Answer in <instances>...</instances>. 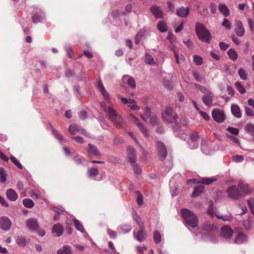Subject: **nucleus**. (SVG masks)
Segmentation results:
<instances>
[{
    "instance_id": "1",
    "label": "nucleus",
    "mask_w": 254,
    "mask_h": 254,
    "mask_svg": "<svg viewBox=\"0 0 254 254\" xmlns=\"http://www.w3.org/2000/svg\"><path fill=\"white\" fill-rule=\"evenodd\" d=\"M101 106L104 112L109 116L110 121L117 127H122L124 126V120L122 116L111 106H106L104 102L101 103Z\"/></svg>"
},
{
    "instance_id": "2",
    "label": "nucleus",
    "mask_w": 254,
    "mask_h": 254,
    "mask_svg": "<svg viewBox=\"0 0 254 254\" xmlns=\"http://www.w3.org/2000/svg\"><path fill=\"white\" fill-rule=\"evenodd\" d=\"M251 191V189L247 185L240 183L237 187L232 186L227 190L228 196L233 199H238L244 194Z\"/></svg>"
},
{
    "instance_id": "3",
    "label": "nucleus",
    "mask_w": 254,
    "mask_h": 254,
    "mask_svg": "<svg viewBox=\"0 0 254 254\" xmlns=\"http://www.w3.org/2000/svg\"><path fill=\"white\" fill-rule=\"evenodd\" d=\"M182 217L186 224L192 228H195L198 224V219L191 211L187 208H183L180 211Z\"/></svg>"
},
{
    "instance_id": "4",
    "label": "nucleus",
    "mask_w": 254,
    "mask_h": 254,
    "mask_svg": "<svg viewBox=\"0 0 254 254\" xmlns=\"http://www.w3.org/2000/svg\"><path fill=\"white\" fill-rule=\"evenodd\" d=\"M195 30L196 34L200 40L204 42H210L211 39V34L206 29L204 25L199 23H197L195 25Z\"/></svg>"
},
{
    "instance_id": "5",
    "label": "nucleus",
    "mask_w": 254,
    "mask_h": 254,
    "mask_svg": "<svg viewBox=\"0 0 254 254\" xmlns=\"http://www.w3.org/2000/svg\"><path fill=\"white\" fill-rule=\"evenodd\" d=\"M163 120L170 123H175L177 121V116L173 109L171 107H166L162 113Z\"/></svg>"
},
{
    "instance_id": "6",
    "label": "nucleus",
    "mask_w": 254,
    "mask_h": 254,
    "mask_svg": "<svg viewBox=\"0 0 254 254\" xmlns=\"http://www.w3.org/2000/svg\"><path fill=\"white\" fill-rule=\"evenodd\" d=\"M118 98L122 101L124 104L127 105V106L132 111L139 110L140 108L137 105L135 101L132 99H127L121 96H119Z\"/></svg>"
},
{
    "instance_id": "7",
    "label": "nucleus",
    "mask_w": 254,
    "mask_h": 254,
    "mask_svg": "<svg viewBox=\"0 0 254 254\" xmlns=\"http://www.w3.org/2000/svg\"><path fill=\"white\" fill-rule=\"evenodd\" d=\"M213 120L218 123H223L225 119V116L223 111L220 109H214L212 112Z\"/></svg>"
},
{
    "instance_id": "8",
    "label": "nucleus",
    "mask_w": 254,
    "mask_h": 254,
    "mask_svg": "<svg viewBox=\"0 0 254 254\" xmlns=\"http://www.w3.org/2000/svg\"><path fill=\"white\" fill-rule=\"evenodd\" d=\"M158 156L161 160L165 159L167 155V149L165 145L160 141L157 142Z\"/></svg>"
},
{
    "instance_id": "9",
    "label": "nucleus",
    "mask_w": 254,
    "mask_h": 254,
    "mask_svg": "<svg viewBox=\"0 0 254 254\" xmlns=\"http://www.w3.org/2000/svg\"><path fill=\"white\" fill-rule=\"evenodd\" d=\"M68 131L69 133L72 135H74L78 133H80L83 135H87L86 131L84 129L76 124L70 125L68 127Z\"/></svg>"
},
{
    "instance_id": "10",
    "label": "nucleus",
    "mask_w": 254,
    "mask_h": 254,
    "mask_svg": "<svg viewBox=\"0 0 254 254\" xmlns=\"http://www.w3.org/2000/svg\"><path fill=\"white\" fill-rule=\"evenodd\" d=\"M11 226V222L7 217L0 218V228L4 231L8 230Z\"/></svg>"
},
{
    "instance_id": "11",
    "label": "nucleus",
    "mask_w": 254,
    "mask_h": 254,
    "mask_svg": "<svg viewBox=\"0 0 254 254\" xmlns=\"http://www.w3.org/2000/svg\"><path fill=\"white\" fill-rule=\"evenodd\" d=\"M233 233V230L228 226L225 225L221 228V236L226 239H230Z\"/></svg>"
},
{
    "instance_id": "12",
    "label": "nucleus",
    "mask_w": 254,
    "mask_h": 254,
    "mask_svg": "<svg viewBox=\"0 0 254 254\" xmlns=\"http://www.w3.org/2000/svg\"><path fill=\"white\" fill-rule=\"evenodd\" d=\"M203 93L204 94V95L202 97V101L206 106H209L212 103L213 99V95H212L211 92L208 90H207Z\"/></svg>"
},
{
    "instance_id": "13",
    "label": "nucleus",
    "mask_w": 254,
    "mask_h": 254,
    "mask_svg": "<svg viewBox=\"0 0 254 254\" xmlns=\"http://www.w3.org/2000/svg\"><path fill=\"white\" fill-rule=\"evenodd\" d=\"M29 193L33 199L46 200L44 193L38 190H32Z\"/></svg>"
},
{
    "instance_id": "14",
    "label": "nucleus",
    "mask_w": 254,
    "mask_h": 254,
    "mask_svg": "<svg viewBox=\"0 0 254 254\" xmlns=\"http://www.w3.org/2000/svg\"><path fill=\"white\" fill-rule=\"evenodd\" d=\"M235 24L236 27L235 30L236 34L240 37L243 36L245 34V29L242 22L239 20H236Z\"/></svg>"
},
{
    "instance_id": "15",
    "label": "nucleus",
    "mask_w": 254,
    "mask_h": 254,
    "mask_svg": "<svg viewBox=\"0 0 254 254\" xmlns=\"http://www.w3.org/2000/svg\"><path fill=\"white\" fill-rule=\"evenodd\" d=\"M129 120L135 124L137 126V127L139 128L141 131L144 134H147V130L144 128V127L141 125L139 123V120L135 118L132 114H130L129 115Z\"/></svg>"
},
{
    "instance_id": "16",
    "label": "nucleus",
    "mask_w": 254,
    "mask_h": 254,
    "mask_svg": "<svg viewBox=\"0 0 254 254\" xmlns=\"http://www.w3.org/2000/svg\"><path fill=\"white\" fill-rule=\"evenodd\" d=\"M98 86L105 100H107L109 103L110 101V95L109 93L106 91L101 80H99L98 81Z\"/></svg>"
},
{
    "instance_id": "17",
    "label": "nucleus",
    "mask_w": 254,
    "mask_h": 254,
    "mask_svg": "<svg viewBox=\"0 0 254 254\" xmlns=\"http://www.w3.org/2000/svg\"><path fill=\"white\" fill-rule=\"evenodd\" d=\"M150 11L156 18L163 17V13L160 8L156 5H153L150 7Z\"/></svg>"
},
{
    "instance_id": "18",
    "label": "nucleus",
    "mask_w": 254,
    "mask_h": 254,
    "mask_svg": "<svg viewBox=\"0 0 254 254\" xmlns=\"http://www.w3.org/2000/svg\"><path fill=\"white\" fill-rule=\"evenodd\" d=\"M127 152L130 162L134 163L136 161L135 149L132 147H128L127 149Z\"/></svg>"
},
{
    "instance_id": "19",
    "label": "nucleus",
    "mask_w": 254,
    "mask_h": 254,
    "mask_svg": "<svg viewBox=\"0 0 254 254\" xmlns=\"http://www.w3.org/2000/svg\"><path fill=\"white\" fill-rule=\"evenodd\" d=\"M52 232L56 236H60L63 232V227L60 224H55L52 228Z\"/></svg>"
},
{
    "instance_id": "20",
    "label": "nucleus",
    "mask_w": 254,
    "mask_h": 254,
    "mask_svg": "<svg viewBox=\"0 0 254 254\" xmlns=\"http://www.w3.org/2000/svg\"><path fill=\"white\" fill-rule=\"evenodd\" d=\"M87 151L90 155H94L98 157L100 156V152L97 148L91 144H88Z\"/></svg>"
},
{
    "instance_id": "21",
    "label": "nucleus",
    "mask_w": 254,
    "mask_h": 254,
    "mask_svg": "<svg viewBox=\"0 0 254 254\" xmlns=\"http://www.w3.org/2000/svg\"><path fill=\"white\" fill-rule=\"evenodd\" d=\"M189 13V9L188 7H181L177 9V14L181 17L186 18Z\"/></svg>"
},
{
    "instance_id": "22",
    "label": "nucleus",
    "mask_w": 254,
    "mask_h": 254,
    "mask_svg": "<svg viewBox=\"0 0 254 254\" xmlns=\"http://www.w3.org/2000/svg\"><path fill=\"white\" fill-rule=\"evenodd\" d=\"M6 194L8 199L11 201H15L18 198V194L12 189H8L6 190Z\"/></svg>"
},
{
    "instance_id": "23",
    "label": "nucleus",
    "mask_w": 254,
    "mask_h": 254,
    "mask_svg": "<svg viewBox=\"0 0 254 254\" xmlns=\"http://www.w3.org/2000/svg\"><path fill=\"white\" fill-rule=\"evenodd\" d=\"M231 112L232 114L236 118H240L242 116V113L239 107L236 104H232L231 106Z\"/></svg>"
},
{
    "instance_id": "24",
    "label": "nucleus",
    "mask_w": 254,
    "mask_h": 254,
    "mask_svg": "<svg viewBox=\"0 0 254 254\" xmlns=\"http://www.w3.org/2000/svg\"><path fill=\"white\" fill-rule=\"evenodd\" d=\"M26 225L27 227L32 231L36 230L38 226L37 221L33 219L27 220Z\"/></svg>"
},
{
    "instance_id": "25",
    "label": "nucleus",
    "mask_w": 254,
    "mask_h": 254,
    "mask_svg": "<svg viewBox=\"0 0 254 254\" xmlns=\"http://www.w3.org/2000/svg\"><path fill=\"white\" fill-rule=\"evenodd\" d=\"M247 241V237L246 235H245L243 233H239L235 239V243L236 244H240L243 243H244Z\"/></svg>"
},
{
    "instance_id": "26",
    "label": "nucleus",
    "mask_w": 254,
    "mask_h": 254,
    "mask_svg": "<svg viewBox=\"0 0 254 254\" xmlns=\"http://www.w3.org/2000/svg\"><path fill=\"white\" fill-rule=\"evenodd\" d=\"M44 19L45 16L42 14L36 13L32 16V21L34 23L42 22Z\"/></svg>"
},
{
    "instance_id": "27",
    "label": "nucleus",
    "mask_w": 254,
    "mask_h": 254,
    "mask_svg": "<svg viewBox=\"0 0 254 254\" xmlns=\"http://www.w3.org/2000/svg\"><path fill=\"white\" fill-rule=\"evenodd\" d=\"M218 8L219 11L224 16L228 17L229 15L230 11L226 5L224 4H219Z\"/></svg>"
},
{
    "instance_id": "28",
    "label": "nucleus",
    "mask_w": 254,
    "mask_h": 254,
    "mask_svg": "<svg viewBox=\"0 0 254 254\" xmlns=\"http://www.w3.org/2000/svg\"><path fill=\"white\" fill-rule=\"evenodd\" d=\"M229 58L232 61H235L238 58V54L233 49H229L227 52Z\"/></svg>"
},
{
    "instance_id": "29",
    "label": "nucleus",
    "mask_w": 254,
    "mask_h": 254,
    "mask_svg": "<svg viewBox=\"0 0 254 254\" xmlns=\"http://www.w3.org/2000/svg\"><path fill=\"white\" fill-rule=\"evenodd\" d=\"M204 190L203 186H197L194 188V190L192 192V196L196 197L201 194Z\"/></svg>"
},
{
    "instance_id": "30",
    "label": "nucleus",
    "mask_w": 254,
    "mask_h": 254,
    "mask_svg": "<svg viewBox=\"0 0 254 254\" xmlns=\"http://www.w3.org/2000/svg\"><path fill=\"white\" fill-rule=\"evenodd\" d=\"M246 131L251 136L254 137V125L251 124H248L245 127Z\"/></svg>"
},
{
    "instance_id": "31",
    "label": "nucleus",
    "mask_w": 254,
    "mask_h": 254,
    "mask_svg": "<svg viewBox=\"0 0 254 254\" xmlns=\"http://www.w3.org/2000/svg\"><path fill=\"white\" fill-rule=\"evenodd\" d=\"M23 204L25 207L29 208H32L34 205L33 201L30 198L24 199L23 200Z\"/></svg>"
},
{
    "instance_id": "32",
    "label": "nucleus",
    "mask_w": 254,
    "mask_h": 254,
    "mask_svg": "<svg viewBox=\"0 0 254 254\" xmlns=\"http://www.w3.org/2000/svg\"><path fill=\"white\" fill-rule=\"evenodd\" d=\"M71 249L68 246H64L58 251V254H70Z\"/></svg>"
},
{
    "instance_id": "33",
    "label": "nucleus",
    "mask_w": 254,
    "mask_h": 254,
    "mask_svg": "<svg viewBox=\"0 0 254 254\" xmlns=\"http://www.w3.org/2000/svg\"><path fill=\"white\" fill-rule=\"evenodd\" d=\"M88 174L90 178H94L98 175L99 171L96 168H90L88 170Z\"/></svg>"
},
{
    "instance_id": "34",
    "label": "nucleus",
    "mask_w": 254,
    "mask_h": 254,
    "mask_svg": "<svg viewBox=\"0 0 254 254\" xmlns=\"http://www.w3.org/2000/svg\"><path fill=\"white\" fill-rule=\"evenodd\" d=\"M150 109L148 107H146L144 110L143 114L141 115V117L145 121H147L150 116Z\"/></svg>"
},
{
    "instance_id": "35",
    "label": "nucleus",
    "mask_w": 254,
    "mask_h": 254,
    "mask_svg": "<svg viewBox=\"0 0 254 254\" xmlns=\"http://www.w3.org/2000/svg\"><path fill=\"white\" fill-rule=\"evenodd\" d=\"M126 78H127V80L128 85L132 88H135L136 84L134 79L132 77H128L127 76L124 77V80H126Z\"/></svg>"
},
{
    "instance_id": "36",
    "label": "nucleus",
    "mask_w": 254,
    "mask_h": 254,
    "mask_svg": "<svg viewBox=\"0 0 254 254\" xmlns=\"http://www.w3.org/2000/svg\"><path fill=\"white\" fill-rule=\"evenodd\" d=\"M157 28L158 30L161 32H164L167 31V27L165 22L160 21L157 24Z\"/></svg>"
},
{
    "instance_id": "37",
    "label": "nucleus",
    "mask_w": 254,
    "mask_h": 254,
    "mask_svg": "<svg viewBox=\"0 0 254 254\" xmlns=\"http://www.w3.org/2000/svg\"><path fill=\"white\" fill-rule=\"evenodd\" d=\"M145 235L146 234L144 231L143 229H141L137 233L136 239L139 241H142L145 239Z\"/></svg>"
},
{
    "instance_id": "38",
    "label": "nucleus",
    "mask_w": 254,
    "mask_h": 254,
    "mask_svg": "<svg viewBox=\"0 0 254 254\" xmlns=\"http://www.w3.org/2000/svg\"><path fill=\"white\" fill-rule=\"evenodd\" d=\"M234 85L236 89L240 92L241 94H244L246 92V90L245 88L243 86L242 84L239 82H236L234 84Z\"/></svg>"
},
{
    "instance_id": "39",
    "label": "nucleus",
    "mask_w": 254,
    "mask_h": 254,
    "mask_svg": "<svg viewBox=\"0 0 254 254\" xmlns=\"http://www.w3.org/2000/svg\"><path fill=\"white\" fill-rule=\"evenodd\" d=\"M74 160L77 165L83 164L85 159L84 157L80 155H76L74 157Z\"/></svg>"
},
{
    "instance_id": "40",
    "label": "nucleus",
    "mask_w": 254,
    "mask_h": 254,
    "mask_svg": "<svg viewBox=\"0 0 254 254\" xmlns=\"http://www.w3.org/2000/svg\"><path fill=\"white\" fill-rule=\"evenodd\" d=\"M73 222H74V226L77 230H78V231H80L81 232H83V231H84L83 227L78 220H77L76 219H73Z\"/></svg>"
},
{
    "instance_id": "41",
    "label": "nucleus",
    "mask_w": 254,
    "mask_h": 254,
    "mask_svg": "<svg viewBox=\"0 0 254 254\" xmlns=\"http://www.w3.org/2000/svg\"><path fill=\"white\" fill-rule=\"evenodd\" d=\"M16 243L20 247H24L26 244V240L25 238L19 237L17 239Z\"/></svg>"
},
{
    "instance_id": "42",
    "label": "nucleus",
    "mask_w": 254,
    "mask_h": 254,
    "mask_svg": "<svg viewBox=\"0 0 254 254\" xmlns=\"http://www.w3.org/2000/svg\"><path fill=\"white\" fill-rule=\"evenodd\" d=\"M145 62L146 64H154V60L150 55L147 54L145 55Z\"/></svg>"
},
{
    "instance_id": "43",
    "label": "nucleus",
    "mask_w": 254,
    "mask_h": 254,
    "mask_svg": "<svg viewBox=\"0 0 254 254\" xmlns=\"http://www.w3.org/2000/svg\"><path fill=\"white\" fill-rule=\"evenodd\" d=\"M50 127H51V129L52 132H53V133L54 134L55 137L57 138H58L59 140L62 141L63 137H62V136L61 135V134L60 133H59V132L56 129H55L51 125Z\"/></svg>"
},
{
    "instance_id": "44",
    "label": "nucleus",
    "mask_w": 254,
    "mask_h": 254,
    "mask_svg": "<svg viewBox=\"0 0 254 254\" xmlns=\"http://www.w3.org/2000/svg\"><path fill=\"white\" fill-rule=\"evenodd\" d=\"M161 238V235L160 233L157 231H155L153 234V239L156 244L160 243Z\"/></svg>"
},
{
    "instance_id": "45",
    "label": "nucleus",
    "mask_w": 254,
    "mask_h": 254,
    "mask_svg": "<svg viewBox=\"0 0 254 254\" xmlns=\"http://www.w3.org/2000/svg\"><path fill=\"white\" fill-rule=\"evenodd\" d=\"M193 62L196 65H201L202 63V59L197 55L193 56Z\"/></svg>"
},
{
    "instance_id": "46",
    "label": "nucleus",
    "mask_w": 254,
    "mask_h": 254,
    "mask_svg": "<svg viewBox=\"0 0 254 254\" xmlns=\"http://www.w3.org/2000/svg\"><path fill=\"white\" fill-rule=\"evenodd\" d=\"M238 74L242 79H247V74L244 69L240 68L238 70Z\"/></svg>"
},
{
    "instance_id": "47",
    "label": "nucleus",
    "mask_w": 254,
    "mask_h": 254,
    "mask_svg": "<svg viewBox=\"0 0 254 254\" xmlns=\"http://www.w3.org/2000/svg\"><path fill=\"white\" fill-rule=\"evenodd\" d=\"M174 54H175L176 62L178 64H179L181 62L184 61L185 57L183 55L181 54L179 55L176 52H175Z\"/></svg>"
},
{
    "instance_id": "48",
    "label": "nucleus",
    "mask_w": 254,
    "mask_h": 254,
    "mask_svg": "<svg viewBox=\"0 0 254 254\" xmlns=\"http://www.w3.org/2000/svg\"><path fill=\"white\" fill-rule=\"evenodd\" d=\"M10 160L19 169H22L23 168L22 165L19 162V161L15 157L13 156H10Z\"/></svg>"
},
{
    "instance_id": "49",
    "label": "nucleus",
    "mask_w": 254,
    "mask_h": 254,
    "mask_svg": "<svg viewBox=\"0 0 254 254\" xmlns=\"http://www.w3.org/2000/svg\"><path fill=\"white\" fill-rule=\"evenodd\" d=\"M215 181L213 178H203L201 180L200 183L204 185H209Z\"/></svg>"
},
{
    "instance_id": "50",
    "label": "nucleus",
    "mask_w": 254,
    "mask_h": 254,
    "mask_svg": "<svg viewBox=\"0 0 254 254\" xmlns=\"http://www.w3.org/2000/svg\"><path fill=\"white\" fill-rule=\"evenodd\" d=\"M204 229L206 231H213L216 229V227L213 224H206L204 226Z\"/></svg>"
},
{
    "instance_id": "51",
    "label": "nucleus",
    "mask_w": 254,
    "mask_h": 254,
    "mask_svg": "<svg viewBox=\"0 0 254 254\" xmlns=\"http://www.w3.org/2000/svg\"><path fill=\"white\" fill-rule=\"evenodd\" d=\"M244 160V157L242 155H236L232 157V160L234 162L238 163L243 161Z\"/></svg>"
},
{
    "instance_id": "52",
    "label": "nucleus",
    "mask_w": 254,
    "mask_h": 254,
    "mask_svg": "<svg viewBox=\"0 0 254 254\" xmlns=\"http://www.w3.org/2000/svg\"><path fill=\"white\" fill-rule=\"evenodd\" d=\"M0 182L4 183L6 181V175L5 174L4 170L2 168H0Z\"/></svg>"
},
{
    "instance_id": "53",
    "label": "nucleus",
    "mask_w": 254,
    "mask_h": 254,
    "mask_svg": "<svg viewBox=\"0 0 254 254\" xmlns=\"http://www.w3.org/2000/svg\"><path fill=\"white\" fill-rule=\"evenodd\" d=\"M222 26L227 29H230L231 27V23L227 19H224L222 22Z\"/></svg>"
},
{
    "instance_id": "54",
    "label": "nucleus",
    "mask_w": 254,
    "mask_h": 254,
    "mask_svg": "<svg viewBox=\"0 0 254 254\" xmlns=\"http://www.w3.org/2000/svg\"><path fill=\"white\" fill-rule=\"evenodd\" d=\"M227 130V131L234 135H238L239 132L238 129L230 127H228Z\"/></svg>"
},
{
    "instance_id": "55",
    "label": "nucleus",
    "mask_w": 254,
    "mask_h": 254,
    "mask_svg": "<svg viewBox=\"0 0 254 254\" xmlns=\"http://www.w3.org/2000/svg\"><path fill=\"white\" fill-rule=\"evenodd\" d=\"M159 122V119L156 116H152L150 117V123L152 126L156 125Z\"/></svg>"
},
{
    "instance_id": "56",
    "label": "nucleus",
    "mask_w": 254,
    "mask_h": 254,
    "mask_svg": "<svg viewBox=\"0 0 254 254\" xmlns=\"http://www.w3.org/2000/svg\"><path fill=\"white\" fill-rule=\"evenodd\" d=\"M248 203L252 213L254 214V199L248 200Z\"/></svg>"
},
{
    "instance_id": "57",
    "label": "nucleus",
    "mask_w": 254,
    "mask_h": 254,
    "mask_svg": "<svg viewBox=\"0 0 254 254\" xmlns=\"http://www.w3.org/2000/svg\"><path fill=\"white\" fill-rule=\"evenodd\" d=\"M71 139L75 141L76 142L79 143H84V140L83 138L77 136H72L71 137Z\"/></svg>"
},
{
    "instance_id": "58",
    "label": "nucleus",
    "mask_w": 254,
    "mask_h": 254,
    "mask_svg": "<svg viewBox=\"0 0 254 254\" xmlns=\"http://www.w3.org/2000/svg\"><path fill=\"white\" fill-rule=\"evenodd\" d=\"M199 113L205 120L208 121L210 119L209 116L205 112L200 110Z\"/></svg>"
},
{
    "instance_id": "59",
    "label": "nucleus",
    "mask_w": 254,
    "mask_h": 254,
    "mask_svg": "<svg viewBox=\"0 0 254 254\" xmlns=\"http://www.w3.org/2000/svg\"><path fill=\"white\" fill-rule=\"evenodd\" d=\"M194 85H195V86L196 89L199 90L203 93L207 90L206 88H205L204 87L201 86L200 84H195Z\"/></svg>"
},
{
    "instance_id": "60",
    "label": "nucleus",
    "mask_w": 254,
    "mask_h": 254,
    "mask_svg": "<svg viewBox=\"0 0 254 254\" xmlns=\"http://www.w3.org/2000/svg\"><path fill=\"white\" fill-rule=\"evenodd\" d=\"M108 234L109 235V236H110L111 238H113V239H115L116 237V236H117V234H116V232L111 230V229H108Z\"/></svg>"
},
{
    "instance_id": "61",
    "label": "nucleus",
    "mask_w": 254,
    "mask_h": 254,
    "mask_svg": "<svg viewBox=\"0 0 254 254\" xmlns=\"http://www.w3.org/2000/svg\"><path fill=\"white\" fill-rule=\"evenodd\" d=\"M193 75L196 81L199 82H201L202 81V77L198 73L196 72H194Z\"/></svg>"
},
{
    "instance_id": "62",
    "label": "nucleus",
    "mask_w": 254,
    "mask_h": 254,
    "mask_svg": "<svg viewBox=\"0 0 254 254\" xmlns=\"http://www.w3.org/2000/svg\"><path fill=\"white\" fill-rule=\"evenodd\" d=\"M245 111H246V114L248 116H253L254 115V111L252 109H251L248 107L246 108Z\"/></svg>"
},
{
    "instance_id": "63",
    "label": "nucleus",
    "mask_w": 254,
    "mask_h": 254,
    "mask_svg": "<svg viewBox=\"0 0 254 254\" xmlns=\"http://www.w3.org/2000/svg\"><path fill=\"white\" fill-rule=\"evenodd\" d=\"M137 202L138 204L140 205L143 203V197L142 195L139 192L138 193Z\"/></svg>"
},
{
    "instance_id": "64",
    "label": "nucleus",
    "mask_w": 254,
    "mask_h": 254,
    "mask_svg": "<svg viewBox=\"0 0 254 254\" xmlns=\"http://www.w3.org/2000/svg\"><path fill=\"white\" fill-rule=\"evenodd\" d=\"M219 47L222 50L225 51L228 47V45L225 43L224 42H220V43H219Z\"/></svg>"
}]
</instances>
